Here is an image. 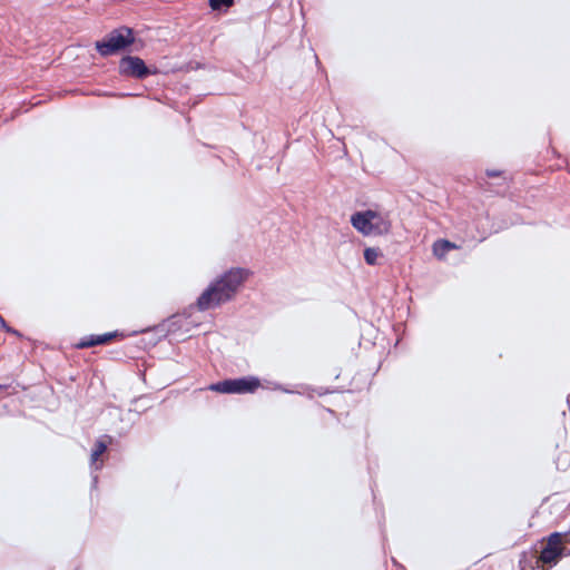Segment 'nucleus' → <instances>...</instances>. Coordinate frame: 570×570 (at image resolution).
<instances>
[{
  "instance_id": "nucleus-1",
  "label": "nucleus",
  "mask_w": 570,
  "mask_h": 570,
  "mask_svg": "<svg viewBox=\"0 0 570 570\" xmlns=\"http://www.w3.org/2000/svg\"><path fill=\"white\" fill-rule=\"evenodd\" d=\"M248 271L242 267H232L215 278L203 291L196 302L185 308L181 313H177L168 317L163 324L155 330L167 336L178 332L187 333L190 331L191 324L188 318L193 311L197 308L200 312L216 308L233 299L239 286L246 281Z\"/></svg>"
},
{
  "instance_id": "nucleus-2",
  "label": "nucleus",
  "mask_w": 570,
  "mask_h": 570,
  "mask_svg": "<svg viewBox=\"0 0 570 570\" xmlns=\"http://www.w3.org/2000/svg\"><path fill=\"white\" fill-rule=\"evenodd\" d=\"M570 540V530L566 532H551L549 535L543 537L540 542L543 544L539 554L534 550L531 558L523 553L520 559L522 569L530 568L531 570H549L556 567L560 560L568 554L566 544Z\"/></svg>"
},
{
  "instance_id": "nucleus-3",
  "label": "nucleus",
  "mask_w": 570,
  "mask_h": 570,
  "mask_svg": "<svg viewBox=\"0 0 570 570\" xmlns=\"http://www.w3.org/2000/svg\"><path fill=\"white\" fill-rule=\"evenodd\" d=\"M351 225L364 236H383L391 232L387 215L373 209L357 210L351 215Z\"/></svg>"
},
{
  "instance_id": "nucleus-4",
  "label": "nucleus",
  "mask_w": 570,
  "mask_h": 570,
  "mask_svg": "<svg viewBox=\"0 0 570 570\" xmlns=\"http://www.w3.org/2000/svg\"><path fill=\"white\" fill-rule=\"evenodd\" d=\"M136 41L135 31L127 26H120L109 31L102 39L95 42L97 52L110 57L128 50Z\"/></svg>"
},
{
  "instance_id": "nucleus-5",
  "label": "nucleus",
  "mask_w": 570,
  "mask_h": 570,
  "mask_svg": "<svg viewBox=\"0 0 570 570\" xmlns=\"http://www.w3.org/2000/svg\"><path fill=\"white\" fill-rule=\"evenodd\" d=\"M159 72L155 65H147L139 56L125 55L118 62V75L125 79L145 80Z\"/></svg>"
},
{
  "instance_id": "nucleus-6",
  "label": "nucleus",
  "mask_w": 570,
  "mask_h": 570,
  "mask_svg": "<svg viewBox=\"0 0 570 570\" xmlns=\"http://www.w3.org/2000/svg\"><path fill=\"white\" fill-rule=\"evenodd\" d=\"M261 385L256 376L225 379L209 385V390L222 394L254 393Z\"/></svg>"
},
{
  "instance_id": "nucleus-7",
  "label": "nucleus",
  "mask_w": 570,
  "mask_h": 570,
  "mask_svg": "<svg viewBox=\"0 0 570 570\" xmlns=\"http://www.w3.org/2000/svg\"><path fill=\"white\" fill-rule=\"evenodd\" d=\"M125 337L122 332L112 331L104 334H91L83 336L80 341L75 345L78 350L90 348L98 345H105L111 342L114 338Z\"/></svg>"
},
{
  "instance_id": "nucleus-8",
  "label": "nucleus",
  "mask_w": 570,
  "mask_h": 570,
  "mask_svg": "<svg viewBox=\"0 0 570 570\" xmlns=\"http://www.w3.org/2000/svg\"><path fill=\"white\" fill-rule=\"evenodd\" d=\"M107 449H108V444L104 440L98 439L95 442L94 448L91 450V454H90L91 466L95 470H100L102 468V462H98V461H99V458L107 451Z\"/></svg>"
},
{
  "instance_id": "nucleus-9",
  "label": "nucleus",
  "mask_w": 570,
  "mask_h": 570,
  "mask_svg": "<svg viewBox=\"0 0 570 570\" xmlns=\"http://www.w3.org/2000/svg\"><path fill=\"white\" fill-rule=\"evenodd\" d=\"M454 248H456L455 244L448 239H438L432 247L434 256L440 259Z\"/></svg>"
},
{
  "instance_id": "nucleus-10",
  "label": "nucleus",
  "mask_w": 570,
  "mask_h": 570,
  "mask_svg": "<svg viewBox=\"0 0 570 570\" xmlns=\"http://www.w3.org/2000/svg\"><path fill=\"white\" fill-rule=\"evenodd\" d=\"M364 261L370 266L379 265V257H383V253L379 247H366L363 252Z\"/></svg>"
},
{
  "instance_id": "nucleus-11",
  "label": "nucleus",
  "mask_w": 570,
  "mask_h": 570,
  "mask_svg": "<svg viewBox=\"0 0 570 570\" xmlns=\"http://www.w3.org/2000/svg\"><path fill=\"white\" fill-rule=\"evenodd\" d=\"M234 3L235 0H208V4L214 11L226 12Z\"/></svg>"
},
{
  "instance_id": "nucleus-12",
  "label": "nucleus",
  "mask_w": 570,
  "mask_h": 570,
  "mask_svg": "<svg viewBox=\"0 0 570 570\" xmlns=\"http://www.w3.org/2000/svg\"><path fill=\"white\" fill-rule=\"evenodd\" d=\"M4 331H6L7 333H9V334H13V335H16V336H18V337H20V336H21V333H20L18 330H16V328H13V327H11V326H9V325L4 328Z\"/></svg>"
},
{
  "instance_id": "nucleus-13",
  "label": "nucleus",
  "mask_w": 570,
  "mask_h": 570,
  "mask_svg": "<svg viewBox=\"0 0 570 570\" xmlns=\"http://www.w3.org/2000/svg\"><path fill=\"white\" fill-rule=\"evenodd\" d=\"M485 174H487L488 177H499L501 175V171L500 170L488 169L485 171Z\"/></svg>"
},
{
  "instance_id": "nucleus-14",
  "label": "nucleus",
  "mask_w": 570,
  "mask_h": 570,
  "mask_svg": "<svg viewBox=\"0 0 570 570\" xmlns=\"http://www.w3.org/2000/svg\"><path fill=\"white\" fill-rule=\"evenodd\" d=\"M0 326L4 330L8 326L6 320L0 315Z\"/></svg>"
},
{
  "instance_id": "nucleus-15",
  "label": "nucleus",
  "mask_w": 570,
  "mask_h": 570,
  "mask_svg": "<svg viewBox=\"0 0 570 570\" xmlns=\"http://www.w3.org/2000/svg\"><path fill=\"white\" fill-rule=\"evenodd\" d=\"M97 484H98V476H97V475H94V476H92L91 487H92V488H96V487H97Z\"/></svg>"
},
{
  "instance_id": "nucleus-16",
  "label": "nucleus",
  "mask_w": 570,
  "mask_h": 570,
  "mask_svg": "<svg viewBox=\"0 0 570 570\" xmlns=\"http://www.w3.org/2000/svg\"><path fill=\"white\" fill-rule=\"evenodd\" d=\"M10 387L8 384H0V391H6Z\"/></svg>"
},
{
  "instance_id": "nucleus-17",
  "label": "nucleus",
  "mask_w": 570,
  "mask_h": 570,
  "mask_svg": "<svg viewBox=\"0 0 570 570\" xmlns=\"http://www.w3.org/2000/svg\"><path fill=\"white\" fill-rule=\"evenodd\" d=\"M120 96H121V97H132V96H135V95H134V94H131V92H127V94H121Z\"/></svg>"
}]
</instances>
